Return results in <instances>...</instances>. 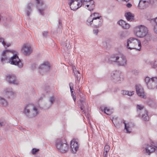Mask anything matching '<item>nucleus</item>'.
Masks as SVG:
<instances>
[{"label":"nucleus","mask_w":157,"mask_h":157,"mask_svg":"<svg viewBox=\"0 0 157 157\" xmlns=\"http://www.w3.org/2000/svg\"><path fill=\"white\" fill-rule=\"evenodd\" d=\"M13 54V52L8 50L4 51L2 53L1 62L3 63H10L11 64L17 65L19 68H22L23 64L16 54L13 57L11 56Z\"/></svg>","instance_id":"f257e3e1"},{"label":"nucleus","mask_w":157,"mask_h":157,"mask_svg":"<svg viewBox=\"0 0 157 157\" xmlns=\"http://www.w3.org/2000/svg\"><path fill=\"white\" fill-rule=\"evenodd\" d=\"M110 63H116L119 66H124L127 64V59L125 56L120 54H115L112 55L109 59Z\"/></svg>","instance_id":"f03ea898"},{"label":"nucleus","mask_w":157,"mask_h":157,"mask_svg":"<svg viewBox=\"0 0 157 157\" xmlns=\"http://www.w3.org/2000/svg\"><path fill=\"white\" fill-rule=\"evenodd\" d=\"M127 48L130 50L135 49L140 51L141 48V44L140 40L133 37H131L127 40Z\"/></svg>","instance_id":"7ed1b4c3"},{"label":"nucleus","mask_w":157,"mask_h":157,"mask_svg":"<svg viewBox=\"0 0 157 157\" xmlns=\"http://www.w3.org/2000/svg\"><path fill=\"white\" fill-rule=\"evenodd\" d=\"M24 113L30 118L35 117L38 114L37 109L31 105H27L24 109Z\"/></svg>","instance_id":"20e7f679"},{"label":"nucleus","mask_w":157,"mask_h":157,"mask_svg":"<svg viewBox=\"0 0 157 157\" xmlns=\"http://www.w3.org/2000/svg\"><path fill=\"white\" fill-rule=\"evenodd\" d=\"M136 112L137 117H141L142 120L144 121H147L149 120L147 111L144 108V106L137 105H136Z\"/></svg>","instance_id":"39448f33"},{"label":"nucleus","mask_w":157,"mask_h":157,"mask_svg":"<svg viewBox=\"0 0 157 157\" xmlns=\"http://www.w3.org/2000/svg\"><path fill=\"white\" fill-rule=\"evenodd\" d=\"M145 82L147 88L149 89H155L157 88V77L150 78L146 77Z\"/></svg>","instance_id":"423d86ee"},{"label":"nucleus","mask_w":157,"mask_h":157,"mask_svg":"<svg viewBox=\"0 0 157 157\" xmlns=\"http://www.w3.org/2000/svg\"><path fill=\"white\" fill-rule=\"evenodd\" d=\"M101 17H95L92 20L90 21L89 18L87 20V22L89 23L90 25H93V26L96 28L99 27L101 25L103 22V19L100 18Z\"/></svg>","instance_id":"0eeeda50"},{"label":"nucleus","mask_w":157,"mask_h":157,"mask_svg":"<svg viewBox=\"0 0 157 157\" xmlns=\"http://www.w3.org/2000/svg\"><path fill=\"white\" fill-rule=\"evenodd\" d=\"M121 76L120 72L116 71L111 74V79L114 82L119 83L123 80V78H121Z\"/></svg>","instance_id":"6e6552de"},{"label":"nucleus","mask_w":157,"mask_h":157,"mask_svg":"<svg viewBox=\"0 0 157 157\" xmlns=\"http://www.w3.org/2000/svg\"><path fill=\"white\" fill-rule=\"evenodd\" d=\"M136 34L139 37H143L145 36L147 33V27L141 25L137 28Z\"/></svg>","instance_id":"1a4fd4ad"},{"label":"nucleus","mask_w":157,"mask_h":157,"mask_svg":"<svg viewBox=\"0 0 157 157\" xmlns=\"http://www.w3.org/2000/svg\"><path fill=\"white\" fill-rule=\"evenodd\" d=\"M6 77V80L9 83L15 85H17L19 83V82L14 75L7 74Z\"/></svg>","instance_id":"9d476101"},{"label":"nucleus","mask_w":157,"mask_h":157,"mask_svg":"<svg viewBox=\"0 0 157 157\" xmlns=\"http://www.w3.org/2000/svg\"><path fill=\"white\" fill-rule=\"evenodd\" d=\"M136 89L137 94L139 97L142 98H146V97L145 94L144 89L140 85H136Z\"/></svg>","instance_id":"9b49d317"},{"label":"nucleus","mask_w":157,"mask_h":157,"mask_svg":"<svg viewBox=\"0 0 157 157\" xmlns=\"http://www.w3.org/2000/svg\"><path fill=\"white\" fill-rule=\"evenodd\" d=\"M50 68V64L48 62H44L39 67L41 73H42V72L44 73L47 72L49 71Z\"/></svg>","instance_id":"f8f14e48"},{"label":"nucleus","mask_w":157,"mask_h":157,"mask_svg":"<svg viewBox=\"0 0 157 157\" xmlns=\"http://www.w3.org/2000/svg\"><path fill=\"white\" fill-rule=\"evenodd\" d=\"M22 51L25 55H29L32 52V50L31 46L27 44L23 45Z\"/></svg>","instance_id":"ddd939ff"},{"label":"nucleus","mask_w":157,"mask_h":157,"mask_svg":"<svg viewBox=\"0 0 157 157\" xmlns=\"http://www.w3.org/2000/svg\"><path fill=\"white\" fill-rule=\"evenodd\" d=\"M80 97L79 101L81 103L80 108L81 110H82L83 112H84L85 106L86 105L85 101V98L83 95L82 93H81V94L80 95Z\"/></svg>","instance_id":"4468645a"},{"label":"nucleus","mask_w":157,"mask_h":157,"mask_svg":"<svg viewBox=\"0 0 157 157\" xmlns=\"http://www.w3.org/2000/svg\"><path fill=\"white\" fill-rule=\"evenodd\" d=\"M155 146L151 144H147L145 148L146 151L148 155H150L151 153L153 152L155 150Z\"/></svg>","instance_id":"2eb2a0df"},{"label":"nucleus","mask_w":157,"mask_h":157,"mask_svg":"<svg viewBox=\"0 0 157 157\" xmlns=\"http://www.w3.org/2000/svg\"><path fill=\"white\" fill-rule=\"evenodd\" d=\"M150 3V1L149 0H140L138 5V7L141 9H144L146 7L147 5Z\"/></svg>","instance_id":"dca6fc26"},{"label":"nucleus","mask_w":157,"mask_h":157,"mask_svg":"<svg viewBox=\"0 0 157 157\" xmlns=\"http://www.w3.org/2000/svg\"><path fill=\"white\" fill-rule=\"evenodd\" d=\"M71 147L73 153H75L78 149V145L77 142L73 140L71 141Z\"/></svg>","instance_id":"f3484780"},{"label":"nucleus","mask_w":157,"mask_h":157,"mask_svg":"<svg viewBox=\"0 0 157 157\" xmlns=\"http://www.w3.org/2000/svg\"><path fill=\"white\" fill-rule=\"evenodd\" d=\"M63 142H65V140L60 139H57L56 140L55 145L57 148L60 151L61 148L63 144Z\"/></svg>","instance_id":"a211bd4d"},{"label":"nucleus","mask_w":157,"mask_h":157,"mask_svg":"<svg viewBox=\"0 0 157 157\" xmlns=\"http://www.w3.org/2000/svg\"><path fill=\"white\" fill-rule=\"evenodd\" d=\"M118 24L121 25L122 27L124 29H129L130 27V25L126 23L123 20H120L117 22Z\"/></svg>","instance_id":"6ab92c4d"},{"label":"nucleus","mask_w":157,"mask_h":157,"mask_svg":"<svg viewBox=\"0 0 157 157\" xmlns=\"http://www.w3.org/2000/svg\"><path fill=\"white\" fill-rule=\"evenodd\" d=\"M88 4L87 5V7L88 10L90 11L93 10L95 7L94 2L93 0H89Z\"/></svg>","instance_id":"aec40b11"},{"label":"nucleus","mask_w":157,"mask_h":157,"mask_svg":"<svg viewBox=\"0 0 157 157\" xmlns=\"http://www.w3.org/2000/svg\"><path fill=\"white\" fill-rule=\"evenodd\" d=\"M7 95L10 97L13 98L16 96V94L12 89L8 88L5 90Z\"/></svg>","instance_id":"412c9836"},{"label":"nucleus","mask_w":157,"mask_h":157,"mask_svg":"<svg viewBox=\"0 0 157 157\" xmlns=\"http://www.w3.org/2000/svg\"><path fill=\"white\" fill-rule=\"evenodd\" d=\"M69 149V146L67 143L66 141L65 142H63V144L60 149V151L61 152L65 153Z\"/></svg>","instance_id":"4be33fe9"},{"label":"nucleus","mask_w":157,"mask_h":157,"mask_svg":"<svg viewBox=\"0 0 157 157\" xmlns=\"http://www.w3.org/2000/svg\"><path fill=\"white\" fill-rule=\"evenodd\" d=\"M75 6H72L73 10H76L82 6V0L77 1V2H75Z\"/></svg>","instance_id":"5701e85b"},{"label":"nucleus","mask_w":157,"mask_h":157,"mask_svg":"<svg viewBox=\"0 0 157 157\" xmlns=\"http://www.w3.org/2000/svg\"><path fill=\"white\" fill-rule=\"evenodd\" d=\"M125 16L128 21H132L134 20V15L131 13L129 12L125 13Z\"/></svg>","instance_id":"b1692460"},{"label":"nucleus","mask_w":157,"mask_h":157,"mask_svg":"<svg viewBox=\"0 0 157 157\" xmlns=\"http://www.w3.org/2000/svg\"><path fill=\"white\" fill-rule=\"evenodd\" d=\"M123 122L124 124V129L126 130L127 133H130L131 132V130L130 129V125L129 123L126 124L125 121L123 120L121 121V122Z\"/></svg>","instance_id":"393cba45"},{"label":"nucleus","mask_w":157,"mask_h":157,"mask_svg":"<svg viewBox=\"0 0 157 157\" xmlns=\"http://www.w3.org/2000/svg\"><path fill=\"white\" fill-rule=\"evenodd\" d=\"M127 33L126 32H120L119 33V38L121 40L124 39L127 37Z\"/></svg>","instance_id":"a878e982"},{"label":"nucleus","mask_w":157,"mask_h":157,"mask_svg":"<svg viewBox=\"0 0 157 157\" xmlns=\"http://www.w3.org/2000/svg\"><path fill=\"white\" fill-rule=\"evenodd\" d=\"M64 48L65 51H68L71 48V46L70 45L69 41L67 40L65 43L63 44Z\"/></svg>","instance_id":"bb28decb"},{"label":"nucleus","mask_w":157,"mask_h":157,"mask_svg":"<svg viewBox=\"0 0 157 157\" xmlns=\"http://www.w3.org/2000/svg\"><path fill=\"white\" fill-rule=\"evenodd\" d=\"M0 43H1L5 47H8L10 46L11 44L10 43H6L4 41V38L0 37Z\"/></svg>","instance_id":"cd10ccee"},{"label":"nucleus","mask_w":157,"mask_h":157,"mask_svg":"<svg viewBox=\"0 0 157 157\" xmlns=\"http://www.w3.org/2000/svg\"><path fill=\"white\" fill-rule=\"evenodd\" d=\"M134 91H129L128 90H123L122 94L123 95H128L129 96H131L134 94Z\"/></svg>","instance_id":"c85d7f7f"},{"label":"nucleus","mask_w":157,"mask_h":157,"mask_svg":"<svg viewBox=\"0 0 157 157\" xmlns=\"http://www.w3.org/2000/svg\"><path fill=\"white\" fill-rule=\"evenodd\" d=\"M31 3H29L27 7V15L28 16H29L32 11L31 6H32Z\"/></svg>","instance_id":"c756f323"},{"label":"nucleus","mask_w":157,"mask_h":157,"mask_svg":"<svg viewBox=\"0 0 157 157\" xmlns=\"http://www.w3.org/2000/svg\"><path fill=\"white\" fill-rule=\"evenodd\" d=\"M0 104L4 107H6L8 103L4 98H0Z\"/></svg>","instance_id":"7c9ffc66"},{"label":"nucleus","mask_w":157,"mask_h":157,"mask_svg":"<svg viewBox=\"0 0 157 157\" xmlns=\"http://www.w3.org/2000/svg\"><path fill=\"white\" fill-rule=\"evenodd\" d=\"M147 102L148 105L151 107H154L155 106V103L152 100L149 99Z\"/></svg>","instance_id":"2f4dec72"},{"label":"nucleus","mask_w":157,"mask_h":157,"mask_svg":"<svg viewBox=\"0 0 157 157\" xmlns=\"http://www.w3.org/2000/svg\"><path fill=\"white\" fill-rule=\"evenodd\" d=\"M77 1H78V0H71L69 5L70 6V8L71 10H73L72 6H75V2H77Z\"/></svg>","instance_id":"473e14b6"},{"label":"nucleus","mask_w":157,"mask_h":157,"mask_svg":"<svg viewBox=\"0 0 157 157\" xmlns=\"http://www.w3.org/2000/svg\"><path fill=\"white\" fill-rule=\"evenodd\" d=\"M150 65L153 68H156L157 67V61H151L150 62Z\"/></svg>","instance_id":"72a5a7b5"},{"label":"nucleus","mask_w":157,"mask_h":157,"mask_svg":"<svg viewBox=\"0 0 157 157\" xmlns=\"http://www.w3.org/2000/svg\"><path fill=\"white\" fill-rule=\"evenodd\" d=\"M49 102H50V105L48 107V108H49L53 104L54 102L55 101V98L53 96H51L49 98Z\"/></svg>","instance_id":"f704fd0d"},{"label":"nucleus","mask_w":157,"mask_h":157,"mask_svg":"<svg viewBox=\"0 0 157 157\" xmlns=\"http://www.w3.org/2000/svg\"><path fill=\"white\" fill-rule=\"evenodd\" d=\"M110 146L107 145H105L104 149V152L107 153V152L109 151L110 150Z\"/></svg>","instance_id":"c9c22d12"},{"label":"nucleus","mask_w":157,"mask_h":157,"mask_svg":"<svg viewBox=\"0 0 157 157\" xmlns=\"http://www.w3.org/2000/svg\"><path fill=\"white\" fill-rule=\"evenodd\" d=\"M145 36V39L147 41H148V42L151 40V36L150 34H147Z\"/></svg>","instance_id":"e433bc0d"},{"label":"nucleus","mask_w":157,"mask_h":157,"mask_svg":"<svg viewBox=\"0 0 157 157\" xmlns=\"http://www.w3.org/2000/svg\"><path fill=\"white\" fill-rule=\"evenodd\" d=\"M69 85L71 94L72 93H74V90L73 89V83L72 82H70L69 84Z\"/></svg>","instance_id":"4c0bfd02"},{"label":"nucleus","mask_w":157,"mask_h":157,"mask_svg":"<svg viewBox=\"0 0 157 157\" xmlns=\"http://www.w3.org/2000/svg\"><path fill=\"white\" fill-rule=\"evenodd\" d=\"M104 113L107 115H109L112 113H109L110 111V109H108L106 107L104 108Z\"/></svg>","instance_id":"58836bf2"},{"label":"nucleus","mask_w":157,"mask_h":157,"mask_svg":"<svg viewBox=\"0 0 157 157\" xmlns=\"http://www.w3.org/2000/svg\"><path fill=\"white\" fill-rule=\"evenodd\" d=\"M89 0H82V6H87V5L88 4V2Z\"/></svg>","instance_id":"ea45409f"},{"label":"nucleus","mask_w":157,"mask_h":157,"mask_svg":"<svg viewBox=\"0 0 157 157\" xmlns=\"http://www.w3.org/2000/svg\"><path fill=\"white\" fill-rule=\"evenodd\" d=\"M75 76L77 78V80L78 82H79L81 77V74L80 73L76 74V75H75Z\"/></svg>","instance_id":"a19ab883"},{"label":"nucleus","mask_w":157,"mask_h":157,"mask_svg":"<svg viewBox=\"0 0 157 157\" xmlns=\"http://www.w3.org/2000/svg\"><path fill=\"white\" fill-rule=\"evenodd\" d=\"M73 72L74 73L75 75H76V74H78L80 73L78 71H77L76 70V68L75 67H73Z\"/></svg>","instance_id":"79ce46f5"},{"label":"nucleus","mask_w":157,"mask_h":157,"mask_svg":"<svg viewBox=\"0 0 157 157\" xmlns=\"http://www.w3.org/2000/svg\"><path fill=\"white\" fill-rule=\"evenodd\" d=\"M39 149H37L36 148H33L32 151V153L34 155L36 153L39 151Z\"/></svg>","instance_id":"37998d69"},{"label":"nucleus","mask_w":157,"mask_h":157,"mask_svg":"<svg viewBox=\"0 0 157 157\" xmlns=\"http://www.w3.org/2000/svg\"><path fill=\"white\" fill-rule=\"evenodd\" d=\"M43 36L45 37H47L48 35V32L47 31H44L42 32Z\"/></svg>","instance_id":"c03bdc74"},{"label":"nucleus","mask_w":157,"mask_h":157,"mask_svg":"<svg viewBox=\"0 0 157 157\" xmlns=\"http://www.w3.org/2000/svg\"><path fill=\"white\" fill-rule=\"evenodd\" d=\"M36 3L37 4V7L39 6L40 5L42 6L44 4V3L41 2H40V1L39 0H36Z\"/></svg>","instance_id":"a18cd8bd"},{"label":"nucleus","mask_w":157,"mask_h":157,"mask_svg":"<svg viewBox=\"0 0 157 157\" xmlns=\"http://www.w3.org/2000/svg\"><path fill=\"white\" fill-rule=\"evenodd\" d=\"M43 97L41 96L40 98L39 99V105H40V103L42 101V100H43Z\"/></svg>","instance_id":"49530a36"},{"label":"nucleus","mask_w":157,"mask_h":157,"mask_svg":"<svg viewBox=\"0 0 157 157\" xmlns=\"http://www.w3.org/2000/svg\"><path fill=\"white\" fill-rule=\"evenodd\" d=\"M98 32V29H94L93 30V32L94 34L96 35H97Z\"/></svg>","instance_id":"de8ad7c7"},{"label":"nucleus","mask_w":157,"mask_h":157,"mask_svg":"<svg viewBox=\"0 0 157 157\" xmlns=\"http://www.w3.org/2000/svg\"><path fill=\"white\" fill-rule=\"evenodd\" d=\"M39 11L41 14L42 15L44 14L43 11V10L41 9H39Z\"/></svg>","instance_id":"09e8293b"},{"label":"nucleus","mask_w":157,"mask_h":157,"mask_svg":"<svg viewBox=\"0 0 157 157\" xmlns=\"http://www.w3.org/2000/svg\"><path fill=\"white\" fill-rule=\"evenodd\" d=\"M126 6L127 7L130 8L132 6V5L129 3H128L126 4Z\"/></svg>","instance_id":"8fccbe9b"},{"label":"nucleus","mask_w":157,"mask_h":157,"mask_svg":"<svg viewBox=\"0 0 157 157\" xmlns=\"http://www.w3.org/2000/svg\"><path fill=\"white\" fill-rule=\"evenodd\" d=\"M148 41H147L145 39L144 40L143 42V44L144 45H146L147 44V43H148Z\"/></svg>","instance_id":"3c124183"},{"label":"nucleus","mask_w":157,"mask_h":157,"mask_svg":"<svg viewBox=\"0 0 157 157\" xmlns=\"http://www.w3.org/2000/svg\"><path fill=\"white\" fill-rule=\"evenodd\" d=\"M154 32L157 33V26L154 27Z\"/></svg>","instance_id":"603ef678"},{"label":"nucleus","mask_w":157,"mask_h":157,"mask_svg":"<svg viewBox=\"0 0 157 157\" xmlns=\"http://www.w3.org/2000/svg\"><path fill=\"white\" fill-rule=\"evenodd\" d=\"M93 15H94V16L95 17H99L98 16L99 15V13H93Z\"/></svg>","instance_id":"864d4df0"},{"label":"nucleus","mask_w":157,"mask_h":157,"mask_svg":"<svg viewBox=\"0 0 157 157\" xmlns=\"http://www.w3.org/2000/svg\"><path fill=\"white\" fill-rule=\"evenodd\" d=\"M112 121L113 123L114 124L115 126L116 127H119V126L118 125V124H115L114 122H113V120H112Z\"/></svg>","instance_id":"5fc2aeb1"},{"label":"nucleus","mask_w":157,"mask_h":157,"mask_svg":"<svg viewBox=\"0 0 157 157\" xmlns=\"http://www.w3.org/2000/svg\"><path fill=\"white\" fill-rule=\"evenodd\" d=\"M154 21L155 22V23L157 25V17H156L154 19H153Z\"/></svg>","instance_id":"6e6d98bb"},{"label":"nucleus","mask_w":157,"mask_h":157,"mask_svg":"<svg viewBox=\"0 0 157 157\" xmlns=\"http://www.w3.org/2000/svg\"><path fill=\"white\" fill-rule=\"evenodd\" d=\"M107 153H104V157H107Z\"/></svg>","instance_id":"4d7b16f0"},{"label":"nucleus","mask_w":157,"mask_h":157,"mask_svg":"<svg viewBox=\"0 0 157 157\" xmlns=\"http://www.w3.org/2000/svg\"><path fill=\"white\" fill-rule=\"evenodd\" d=\"M73 98V100L75 102L76 101V97L75 96H73V97H72Z\"/></svg>","instance_id":"13d9d810"},{"label":"nucleus","mask_w":157,"mask_h":157,"mask_svg":"<svg viewBox=\"0 0 157 157\" xmlns=\"http://www.w3.org/2000/svg\"><path fill=\"white\" fill-rule=\"evenodd\" d=\"M3 125V123L0 121V128Z\"/></svg>","instance_id":"bf43d9fd"},{"label":"nucleus","mask_w":157,"mask_h":157,"mask_svg":"<svg viewBox=\"0 0 157 157\" xmlns=\"http://www.w3.org/2000/svg\"><path fill=\"white\" fill-rule=\"evenodd\" d=\"M71 95L72 97H73V96H75V95L74 94V93H72V94H71Z\"/></svg>","instance_id":"052dcab7"},{"label":"nucleus","mask_w":157,"mask_h":157,"mask_svg":"<svg viewBox=\"0 0 157 157\" xmlns=\"http://www.w3.org/2000/svg\"><path fill=\"white\" fill-rule=\"evenodd\" d=\"M80 88H79V91L80 92Z\"/></svg>","instance_id":"680f3d73"},{"label":"nucleus","mask_w":157,"mask_h":157,"mask_svg":"<svg viewBox=\"0 0 157 157\" xmlns=\"http://www.w3.org/2000/svg\"><path fill=\"white\" fill-rule=\"evenodd\" d=\"M109 113H112V112H111L110 111H110H109Z\"/></svg>","instance_id":"e2e57ef3"},{"label":"nucleus","mask_w":157,"mask_h":157,"mask_svg":"<svg viewBox=\"0 0 157 157\" xmlns=\"http://www.w3.org/2000/svg\"><path fill=\"white\" fill-rule=\"evenodd\" d=\"M157 69V68H156Z\"/></svg>","instance_id":"0e129e2a"}]
</instances>
